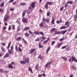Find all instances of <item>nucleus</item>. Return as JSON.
<instances>
[{
	"instance_id": "423d86ee",
	"label": "nucleus",
	"mask_w": 77,
	"mask_h": 77,
	"mask_svg": "<svg viewBox=\"0 0 77 77\" xmlns=\"http://www.w3.org/2000/svg\"><path fill=\"white\" fill-rule=\"evenodd\" d=\"M36 50V49H32L30 50V53L31 54H33V53Z\"/></svg>"
},
{
	"instance_id": "052dcab7",
	"label": "nucleus",
	"mask_w": 77,
	"mask_h": 77,
	"mask_svg": "<svg viewBox=\"0 0 77 77\" xmlns=\"http://www.w3.org/2000/svg\"><path fill=\"white\" fill-rule=\"evenodd\" d=\"M58 47H61V45L60 44V43H59Z\"/></svg>"
},
{
	"instance_id": "f704fd0d",
	"label": "nucleus",
	"mask_w": 77,
	"mask_h": 77,
	"mask_svg": "<svg viewBox=\"0 0 77 77\" xmlns=\"http://www.w3.org/2000/svg\"><path fill=\"white\" fill-rule=\"evenodd\" d=\"M54 19H52V20L51 24H54Z\"/></svg>"
},
{
	"instance_id": "a19ab883",
	"label": "nucleus",
	"mask_w": 77,
	"mask_h": 77,
	"mask_svg": "<svg viewBox=\"0 0 77 77\" xmlns=\"http://www.w3.org/2000/svg\"><path fill=\"white\" fill-rule=\"evenodd\" d=\"M18 49L19 51H20V52H22V50L21 49V48H20V47H18Z\"/></svg>"
},
{
	"instance_id": "39448f33",
	"label": "nucleus",
	"mask_w": 77,
	"mask_h": 77,
	"mask_svg": "<svg viewBox=\"0 0 77 77\" xmlns=\"http://www.w3.org/2000/svg\"><path fill=\"white\" fill-rule=\"evenodd\" d=\"M25 61L26 63H29V58L28 57L26 58Z\"/></svg>"
},
{
	"instance_id": "603ef678",
	"label": "nucleus",
	"mask_w": 77,
	"mask_h": 77,
	"mask_svg": "<svg viewBox=\"0 0 77 77\" xmlns=\"http://www.w3.org/2000/svg\"><path fill=\"white\" fill-rule=\"evenodd\" d=\"M55 43V41H53L51 45H54V44Z\"/></svg>"
},
{
	"instance_id": "bf43d9fd",
	"label": "nucleus",
	"mask_w": 77,
	"mask_h": 77,
	"mask_svg": "<svg viewBox=\"0 0 77 77\" xmlns=\"http://www.w3.org/2000/svg\"><path fill=\"white\" fill-rule=\"evenodd\" d=\"M23 40L24 42H25L26 43V44H27V42L25 41V40H24V38H23Z\"/></svg>"
},
{
	"instance_id": "9b49d317",
	"label": "nucleus",
	"mask_w": 77,
	"mask_h": 77,
	"mask_svg": "<svg viewBox=\"0 0 77 77\" xmlns=\"http://www.w3.org/2000/svg\"><path fill=\"white\" fill-rule=\"evenodd\" d=\"M24 35H25L26 37H29V36H30V34H28L27 32H26L24 34Z\"/></svg>"
},
{
	"instance_id": "b1692460",
	"label": "nucleus",
	"mask_w": 77,
	"mask_h": 77,
	"mask_svg": "<svg viewBox=\"0 0 77 77\" xmlns=\"http://www.w3.org/2000/svg\"><path fill=\"white\" fill-rule=\"evenodd\" d=\"M55 30L56 29L54 28H53L51 30V32H54V31H55Z\"/></svg>"
},
{
	"instance_id": "8fccbe9b",
	"label": "nucleus",
	"mask_w": 77,
	"mask_h": 77,
	"mask_svg": "<svg viewBox=\"0 0 77 77\" xmlns=\"http://www.w3.org/2000/svg\"><path fill=\"white\" fill-rule=\"evenodd\" d=\"M47 42H48L47 40L45 41L43 43V44H46V43H47Z\"/></svg>"
},
{
	"instance_id": "864d4df0",
	"label": "nucleus",
	"mask_w": 77,
	"mask_h": 77,
	"mask_svg": "<svg viewBox=\"0 0 77 77\" xmlns=\"http://www.w3.org/2000/svg\"><path fill=\"white\" fill-rule=\"evenodd\" d=\"M39 12H40V13L41 12H42V10H41V9H40V10H39Z\"/></svg>"
},
{
	"instance_id": "c03bdc74",
	"label": "nucleus",
	"mask_w": 77,
	"mask_h": 77,
	"mask_svg": "<svg viewBox=\"0 0 77 77\" xmlns=\"http://www.w3.org/2000/svg\"><path fill=\"white\" fill-rule=\"evenodd\" d=\"M29 34H30V35H32V33H33V32H32V31H31L30 30H29Z\"/></svg>"
},
{
	"instance_id": "09e8293b",
	"label": "nucleus",
	"mask_w": 77,
	"mask_h": 77,
	"mask_svg": "<svg viewBox=\"0 0 77 77\" xmlns=\"http://www.w3.org/2000/svg\"><path fill=\"white\" fill-rule=\"evenodd\" d=\"M15 0H10L9 1V3H12Z\"/></svg>"
},
{
	"instance_id": "49530a36",
	"label": "nucleus",
	"mask_w": 77,
	"mask_h": 77,
	"mask_svg": "<svg viewBox=\"0 0 77 77\" xmlns=\"http://www.w3.org/2000/svg\"><path fill=\"white\" fill-rule=\"evenodd\" d=\"M12 27L13 28V30H14L15 29V25H12Z\"/></svg>"
},
{
	"instance_id": "393cba45",
	"label": "nucleus",
	"mask_w": 77,
	"mask_h": 77,
	"mask_svg": "<svg viewBox=\"0 0 77 77\" xmlns=\"http://www.w3.org/2000/svg\"><path fill=\"white\" fill-rule=\"evenodd\" d=\"M48 8V5L47 3H46V5H45V8L46 9H47Z\"/></svg>"
},
{
	"instance_id": "58836bf2",
	"label": "nucleus",
	"mask_w": 77,
	"mask_h": 77,
	"mask_svg": "<svg viewBox=\"0 0 77 77\" xmlns=\"http://www.w3.org/2000/svg\"><path fill=\"white\" fill-rule=\"evenodd\" d=\"M38 67H39V65H38V64L36 65L35 66V68L37 70H38Z\"/></svg>"
},
{
	"instance_id": "0eeeda50",
	"label": "nucleus",
	"mask_w": 77,
	"mask_h": 77,
	"mask_svg": "<svg viewBox=\"0 0 77 77\" xmlns=\"http://www.w3.org/2000/svg\"><path fill=\"white\" fill-rule=\"evenodd\" d=\"M67 31H68V30H65L64 31H62L61 32V33L62 35H64V34H65V33L67 32Z\"/></svg>"
},
{
	"instance_id": "f03ea898",
	"label": "nucleus",
	"mask_w": 77,
	"mask_h": 77,
	"mask_svg": "<svg viewBox=\"0 0 77 77\" xmlns=\"http://www.w3.org/2000/svg\"><path fill=\"white\" fill-rule=\"evenodd\" d=\"M76 57L73 56L71 57V59L72 61H74L75 62H77V60L76 59Z\"/></svg>"
},
{
	"instance_id": "f257e3e1",
	"label": "nucleus",
	"mask_w": 77,
	"mask_h": 77,
	"mask_svg": "<svg viewBox=\"0 0 77 77\" xmlns=\"http://www.w3.org/2000/svg\"><path fill=\"white\" fill-rule=\"evenodd\" d=\"M22 21L24 23H28V19L26 18L23 17Z\"/></svg>"
},
{
	"instance_id": "69168bd1",
	"label": "nucleus",
	"mask_w": 77,
	"mask_h": 77,
	"mask_svg": "<svg viewBox=\"0 0 77 77\" xmlns=\"http://www.w3.org/2000/svg\"><path fill=\"white\" fill-rule=\"evenodd\" d=\"M10 11H14V9H13V8L10 9Z\"/></svg>"
},
{
	"instance_id": "72a5a7b5",
	"label": "nucleus",
	"mask_w": 77,
	"mask_h": 77,
	"mask_svg": "<svg viewBox=\"0 0 77 77\" xmlns=\"http://www.w3.org/2000/svg\"><path fill=\"white\" fill-rule=\"evenodd\" d=\"M0 12H1V13H3V12H4V10H3V8L0 9Z\"/></svg>"
},
{
	"instance_id": "a211bd4d",
	"label": "nucleus",
	"mask_w": 77,
	"mask_h": 77,
	"mask_svg": "<svg viewBox=\"0 0 77 77\" xmlns=\"http://www.w3.org/2000/svg\"><path fill=\"white\" fill-rule=\"evenodd\" d=\"M51 48L50 47H49V48H48L47 50V51H46V53H48V51L50 50Z\"/></svg>"
},
{
	"instance_id": "a18cd8bd",
	"label": "nucleus",
	"mask_w": 77,
	"mask_h": 77,
	"mask_svg": "<svg viewBox=\"0 0 77 77\" xmlns=\"http://www.w3.org/2000/svg\"><path fill=\"white\" fill-rule=\"evenodd\" d=\"M8 29L9 31H10L11 30V25H10L9 26Z\"/></svg>"
},
{
	"instance_id": "ea45409f",
	"label": "nucleus",
	"mask_w": 77,
	"mask_h": 77,
	"mask_svg": "<svg viewBox=\"0 0 77 77\" xmlns=\"http://www.w3.org/2000/svg\"><path fill=\"white\" fill-rule=\"evenodd\" d=\"M41 38L43 39V40H45V39H46V37H44L43 36L42 37H41Z\"/></svg>"
},
{
	"instance_id": "6e6552de",
	"label": "nucleus",
	"mask_w": 77,
	"mask_h": 77,
	"mask_svg": "<svg viewBox=\"0 0 77 77\" xmlns=\"http://www.w3.org/2000/svg\"><path fill=\"white\" fill-rule=\"evenodd\" d=\"M13 51L11 50H8V52L10 54H13V51Z\"/></svg>"
},
{
	"instance_id": "4468645a",
	"label": "nucleus",
	"mask_w": 77,
	"mask_h": 77,
	"mask_svg": "<svg viewBox=\"0 0 77 77\" xmlns=\"http://www.w3.org/2000/svg\"><path fill=\"white\" fill-rule=\"evenodd\" d=\"M25 15H26V10H24L22 14V17L23 18H24V16H25Z\"/></svg>"
},
{
	"instance_id": "7ed1b4c3",
	"label": "nucleus",
	"mask_w": 77,
	"mask_h": 77,
	"mask_svg": "<svg viewBox=\"0 0 77 77\" xmlns=\"http://www.w3.org/2000/svg\"><path fill=\"white\" fill-rule=\"evenodd\" d=\"M35 5H36V2H34L31 3V6L32 8H35Z\"/></svg>"
},
{
	"instance_id": "13d9d810",
	"label": "nucleus",
	"mask_w": 77,
	"mask_h": 77,
	"mask_svg": "<svg viewBox=\"0 0 77 77\" xmlns=\"http://www.w3.org/2000/svg\"><path fill=\"white\" fill-rule=\"evenodd\" d=\"M7 28V27H6L4 26L3 28V30H5V29H6Z\"/></svg>"
},
{
	"instance_id": "412c9836",
	"label": "nucleus",
	"mask_w": 77,
	"mask_h": 77,
	"mask_svg": "<svg viewBox=\"0 0 77 77\" xmlns=\"http://www.w3.org/2000/svg\"><path fill=\"white\" fill-rule=\"evenodd\" d=\"M8 66L9 68L12 69L13 68V66H12V65L11 64H10L8 65Z\"/></svg>"
},
{
	"instance_id": "4c0bfd02",
	"label": "nucleus",
	"mask_w": 77,
	"mask_h": 77,
	"mask_svg": "<svg viewBox=\"0 0 77 77\" xmlns=\"http://www.w3.org/2000/svg\"><path fill=\"white\" fill-rule=\"evenodd\" d=\"M67 47V45L64 46L61 48V49H64V48H66Z\"/></svg>"
},
{
	"instance_id": "1a4fd4ad",
	"label": "nucleus",
	"mask_w": 77,
	"mask_h": 77,
	"mask_svg": "<svg viewBox=\"0 0 77 77\" xmlns=\"http://www.w3.org/2000/svg\"><path fill=\"white\" fill-rule=\"evenodd\" d=\"M29 29H30V27H26L24 29V31H27V30H29Z\"/></svg>"
},
{
	"instance_id": "4d7b16f0",
	"label": "nucleus",
	"mask_w": 77,
	"mask_h": 77,
	"mask_svg": "<svg viewBox=\"0 0 77 77\" xmlns=\"http://www.w3.org/2000/svg\"><path fill=\"white\" fill-rule=\"evenodd\" d=\"M63 7H62L61 8H60V11H62V10H63Z\"/></svg>"
},
{
	"instance_id": "7c9ffc66",
	"label": "nucleus",
	"mask_w": 77,
	"mask_h": 77,
	"mask_svg": "<svg viewBox=\"0 0 77 77\" xmlns=\"http://www.w3.org/2000/svg\"><path fill=\"white\" fill-rule=\"evenodd\" d=\"M66 27L65 26H61L60 28V29H66Z\"/></svg>"
},
{
	"instance_id": "c85d7f7f",
	"label": "nucleus",
	"mask_w": 77,
	"mask_h": 77,
	"mask_svg": "<svg viewBox=\"0 0 77 77\" xmlns=\"http://www.w3.org/2000/svg\"><path fill=\"white\" fill-rule=\"evenodd\" d=\"M26 5V3H22L20 4V6H25Z\"/></svg>"
},
{
	"instance_id": "ddd939ff",
	"label": "nucleus",
	"mask_w": 77,
	"mask_h": 77,
	"mask_svg": "<svg viewBox=\"0 0 77 77\" xmlns=\"http://www.w3.org/2000/svg\"><path fill=\"white\" fill-rule=\"evenodd\" d=\"M9 56V54L8 53L6 54L5 56L4 57V58H6V57H8Z\"/></svg>"
},
{
	"instance_id": "680f3d73",
	"label": "nucleus",
	"mask_w": 77,
	"mask_h": 77,
	"mask_svg": "<svg viewBox=\"0 0 77 77\" xmlns=\"http://www.w3.org/2000/svg\"><path fill=\"white\" fill-rule=\"evenodd\" d=\"M0 72H1V73H3V72L2 69H0Z\"/></svg>"
},
{
	"instance_id": "aec40b11",
	"label": "nucleus",
	"mask_w": 77,
	"mask_h": 77,
	"mask_svg": "<svg viewBox=\"0 0 77 77\" xmlns=\"http://www.w3.org/2000/svg\"><path fill=\"white\" fill-rule=\"evenodd\" d=\"M61 33V32L60 31H57L55 32V35H59V34H60Z\"/></svg>"
},
{
	"instance_id": "5701e85b",
	"label": "nucleus",
	"mask_w": 77,
	"mask_h": 77,
	"mask_svg": "<svg viewBox=\"0 0 77 77\" xmlns=\"http://www.w3.org/2000/svg\"><path fill=\"white\" fill-rule=\"evenodd\" d=\"M62 59H63L64 61H66V60H67V58L65 57H62Z\"/></svg>"
},
{
	"instance_id": "6e6d98bb",
	"label": "nucleus",
	"mask_w": 77,
	"mask_h": 77,
	"mask_svg": "<svg viewBox=\"0 0 77 77\" xmlns=\"http://www.w3.org/2000/svg\"><path fill=\"white\" fill-rule=\"evenodd\" d=\"M63 38H62L61 39H60L59 40L60 41H63Z\"/></svg>"
},
{
	"instance_id": "338daca9",
	"label": "nucleus",
	"mask_w": 77,
	"mask_h": 77,
	"mask_svg": "<svg viewBox=\"0 0 77 77\" xmlns=\"http://www.w3.org/2000/svg\"><path fill=\"white\" fill-rule=\"evenodd\" d=\"M40 40L39 39H35V41H39Z\"/></svg>"
},
{
	"instance_id": "37998d69",
	"label": "nucleus",
	"mask_w": 77,
	"mask_h": 77,
	"mask_svg": "<svg viewBox=\"0 0 77 77\" xmlns=\"http://www.w3.org/2000/svg\"><path fill=\"white\" fill-rule=\"evenodd\" d=\"M38 57L39 58V59H42V57L41 56V55H40Z\"/></svg>"
},
{
	"instance_id": "5fc2aeb1",
	"label": "nucleus",
	"mask_w": 77,
	"mask_h": 77,
	"mask_svg": "<svg viewBox=\"0 0 77 77\" xmlns=\"http://www.w3.org/2000/svg\"><path fill=\"white\" fill-rule=\"evenodd\" d=\"M15 48L16 51H18V48H17V45H16Z\"/></svg>"
},
{
	"instance_id": "774afa93",
	"label": "nucleus",
	"mask_w": 77,
	"mask_h": 77,
	"mask_svg": "<svg viewBox=\"0 0 77 77\" xmlns=\"http://www.w3.org/2000/svg\"><path fill=\"white\" fill-rule=\"evenodd\" d=\"M45 66H46V67L48 66V63H47L45 65Z\"/></svg>"
},
{
	"instance_id": "c756f323",
	"label": "nucleus",
	"mask_w": 77,
	"mask_h": 77,
	"mask_svg": "<svg viewBox=\"0 0 77 77\" xmlns=\"http://www.w3.org/2000/svg\"><path fill=\"white\" fill-rule=\"evenodd\" d=\"M1 49L2 50V51L3 52H6V50L5 49V48L3 47H1Z\"/></svg>"
},
{
	"instance_id": "473e14b6",
	"label": "nucleus",
	"mask_w": 77,
	"mask_h": 77,
	"mask_svg": "<svg viewBox=\"0 0 77 77\" xmlns=\"http://www.w3.org/2000/svg\"><path fill=\"white\" fill-rule=\"evenodd\" d=\"M39 48H44V47H43V46L41 45V44H40V43H39Z\"/></svg>"
},
{
	"instance_id": "de8ad7c7",
	"label": "nucleus",
	"mask_w": 77,
	"mask_h": 77,
	"mask_svg": "<svg viewBox=\"0 0 77 77\" xmlns=\"http://www.w3.org/2000/svg\"><path fill=\"white\" fill-rule=\"evenodd\" d=\"M4 20L5 21H6L8 20V19L6 18V17H5L4 18Z\"/></svg>"
},
{
	"instance_id": "9d476101",
	"label": "nucleus",
	"mask_w": 77,
	"mask_h": 77,
	"mask_svg": "<svg viewBox=\"0 0 77 77\" xmlns=\"http://www.w3.org/2000/svg\"><path fill=\"white\" fill-rule=\"evenodd\" d=\"M46 3H47L48 5H49V6H51V5H52L53 2H47Z\"/></svg>"
},
{
	"instance_id": "c9c22d12",
	"label": "nucleus",
	"mask_w": 77,
	"mask_h": 77,
	"mask_svg": "<svg viewBox=\"0 0 77 77\" xmlns=\"http://www.w3.org/2000/svg\"><path fill=\"white\" fill-rule=\"evenodd\" d=\"M10 48L11 49V50H12V51H14V48L13 45L11 46V47H10Z\"/></svg>"
},
{
	"instance_id": "a878e982",
	"label": "nucleus",
	"mask_w": 77,
	"mask_h": 77,
	"mask_svg": "<svg viewBox=\"0 0 77 77\" xmlns=\"http://www.w3.org/2000/svg\"><path fill=\"white\" fill-rule=\"evenodd\" d=\"M71 68L72 69L74 70H76V67H74V66H72L71 67Z\"/></svg>"
},
{
	"instance_id": "20e7f679",
	"label": "nucleus",
	"mask_w": 77,
	"mask_h": 77,
	"mask_svg": "<svg viewBox=\"0 0 77 77\" xmlns=\"http://www.w3.org/2000/svg\"><path fill=\"white\" fill-rule=\"evenodd\" d=\"M74 19H73V21H75V23L76 22V21L77 20V15H75L74 16Z\"/></svg>"
},
{
	"instance_id": "2eb2a0df",
	"label": "nucleus",
	"mask_w": 77,
	"mask_h": 77,
	"mask_svg": "<svg viewBox=\"0 0 77 77\" xmlns=\"http://www.w3.org/2000/svg\"><path fill=\"white\" fill-rule=\"evenodd\" d=\"M22 38L21 37H18L17 38V41H21V39Z\"/></svg>"
},
{
	"instance_id": "e433bc0d",
	"label": "nucleus",
	"mask_w": 77,
	"mask_h": 77,
	"mask_svg": "<svg viewBox=\"0 0 77 77\" xmlns=\"http://www.w3.org/2000/svg\"><path fill=\"white\" fill-rule=\"evenodd\" d=\"M39 34H41V35H42V36H44V32H43L41 31L40 32H39Z\"/></svg>"
},
{
	"instance_id": "2f4dec72",
	"label": "nucleus",
	"mask_w": 77,
	"mask_h": 77,
	"mask_svg": "<svg viewBox=\"0 0 77 77\" xmlns=\"http://www.w3.org/2000/svg\"><path fill=\"white\" fill-rule=\"evenodd\" d=\"M69 47H70L69 46L67 48L66 50V51H69L70 50H71V49H69Z\"/></svg>"
},
{
	"instance_id": "0e129e2a",
	"label": "nucleus",
	"mask_w": 77,
	"mask_h": 77,
	"mask_svg": "<svg viewBox=\"0 0 77 77\" xmlns=\"http://www.w3.org/2000/svg\"><path fill=\"white\" fill-rule=\"evenodd\" d=\"M50 13L49 12H48L47 13V16H50Z\"/></svg>"
},
{
	"instance_id": "f8f14e48",
	"label": "nucleus",
	"mask_w": 77,
	"mask_h": 77,
	"mask_svg": "<svg viewBox=\"0 0 77 77\" xmlns=\"http://www.w3.org/2000/svg\"><path fill=\"white\" fill-rule=\"evenodd\" d=\"M20 62L21 64H23V65L26 63V62L24 61H20Z\"/></svg>"
},
{
	"instance_id": "f3484780",
	"label": "nucleus",
	"mask_w": 77,
	"mask_h": 77,
	"mask_svg": "<svg viewBox=\"0 0 77 77\" xmlns=\"http://www.w3.org/2000/svg\"><path fill=\"white\" fill-rule=\"evenodd\" d=\"M11 42H10L8 44V46L7 47V49H9L10 48V46H11Z\"/></svg>"
},
{
	"instance_id": "6ab92c4d",
	"label": "nucleus",
	"mask_w": 77,
	"mask_h": 77,
	"mask_svg": "<svg viewBox=\"0 0 77 77\" xmlns=\"http://www.w3.org/2000/svg\"><path fill=\"white\" fill-rule=\"evenodd\" d=\"M39 26H40V27H44V25L43 24V23H42L39 24Z\"/></svg>"
},
{
	"instance_id": "79ce46f5",
	"label": "nucleus",
	"mask_w": 77,
	"mask_h": 77,
	"mask_svg": "<svg viewBox=\"0 0 77 77\" xmlns=\"http://www.w3.org/2000/svg\"><path fill=\"white\" fill-rule=\"evenodd\" d=\"M45 21L47 22V23H49L50 22V20L48 19H45Z\"/></svg>"
},
{
	"instance_id": "e2e57ef3",
	"label": "nucleus",
	"mask_w": 77,
	"mask_h": 77,
	"mask_svg": "<svg viewBox=\"0 0 77 77\" xmlns=\"http://www.w3.org/2000/svg\"><path fill=\"white\" fill-rule=\"evenodd\" d=\"M53 60L51 61L50 62H49V65H50V64H51V63H52V62H53Z\"/></svg>"
},
{
	"instance_id": "dca6fc26",
	"label": "nucleus",
	"mask_w": 77,
	"mask_h": 77,
	"mask_svg": "<svg viewBox=\"0 0 77 77\" xmlns=\"http://www.w3.org/2000/svg\"><path fill=\"white\" fill-rule=\"evenodd\" d=\"M70 4L71 5H72L73 4V2L72 1H70L69 2H67V4Z\"/></svg>"
},
{
	"instance_id": "4be33fe9",
	"label": "nucleus",
	"mask_w": 77,
	"mask_h": 77,
	"mask_svg": "<svg viewBox=\"0 0 77 77\" xmlns=\"http://www.w3.org/2000/svg\"><path fill=\"white\" fill-rule=\"evenodd\" d=\"M29 71H30L31 73H32L33 74V71H32V69L30 67H29Z\"/></svg>"
},
{
	"instance_id": "bb28decb",
	"label": "nucleus",
	"mask_w": 77,
	"mask_h": 77,
	"mask_svg": "<svg viewBox=\"0 0 77 77\" xmlns=\"http://www.w3.org/2000/svg\"><path fill=\"white\" fill-rule=\"evenodd\" d=\"M34 33L35 35H39V32H38L37 31L34 32Z\"/></svg>"
},
{
	"instance_id": "3c124183",
	"label": "nucleus",
	"mask_w": 77,
	"mask_h": 77,
	"mask_svg": "<svg viewBox=\"0 0 77 77\" xmlns=\"http://www.w3.org/2000/svg\"><path fill=\"white\" fill-rule=\"evenodd\" d=\"M68 23H69L68 22H66L65 23V26H67L68 24Z\"/></svg>"
},
{
	"instance_id": "cd10ccee",
	"label": "nucleus",
	"mask_w": 77,
	"mask_h": 77,
	"mask_svg": "<svg viewBox=\"0 0 77 77\" xmlns=\"http://www.w3.org/2000/svg\"><path fill=\"white\" fill-rule=\"evenodd\" d=\"M5 5V2H2L0 5V7H3L4 6V5Z\"/></svg>"
}]
</instances>
